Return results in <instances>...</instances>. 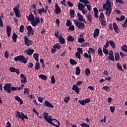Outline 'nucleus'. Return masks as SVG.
<instances>
[{
    "mask_svg": "<svg viewBox=\"0 0 127 127\" xmlns=\"http://www.w3.org/2000/svg\"><path fill=\"white\" fill-rule=\"evenodd\" d=\"M39 22H40V19H39L38 17H36L35 19L34 18L31 21V23L32 26L35 27L37 24H38V23H39Z\"/></svg>",
    "mask_w": 127,
    "mask_h": 127,
    "instance_id": "1a4fd4ad",
    "label": "nucleus"
},
{
    "mask_svg": "<svg viewBox=\"0 0 127 127\" xmlns=\"http://www.w3.org/2000/svg\"><path fill=\"white\" fill-rule=\"evenodd\" d=\"M24 40L25 45H26L27 46H31V45H32V41L29 40L27 36H24Z\"/></svg>",
    "mask_w": 127,
    "mask_h": 127,
    "instance_id": "6e6552de",
    "label": "nucleus"
},
{
    "mask_svg": "<svg viewBox=\"0 0 127 127\" xmlns=\"http://www.w3.org/2000/svg\"><path fill=\"white\" fill-rule=\"evenodd\" d=\"M23 87H24V85L21 84L20 87H11V91H16L17 90L18 91H19L20 90H22L23 89Z\"/></svg>",
    "mask_w": 127,
    "mask_h": 127,
    "instance_id": "dca6fc26",
    "label": "nucleus"
},
{
    "mask_svg": "<svg viewBox=\"0 0 127 127\" xmlns=\"http://www.w3.org/2000/svg\"><path fill=\"white\" fill-rule=\"evenodd\" d=\"M11 84L10 83H7L3 86V89L4 91L7 92V93L11 92Z\"/></svg>",
    "mask_w": 127,
    "mask_h": 127,
    "instance_id": "9d476101",
    "label": "nucleus"
},
{
    "mask_svg": "<svg viewBox=\"0 0 127 127\" xmlns=\"http://www.w3.org/2000/svg\"><path fill=\"white\" fill-rule=\"evenodd\" d=\"M69 30H70L71 31H74L75 30V27L74 25H71L69 26V27L68 28Z\"/></svg>",
    "mask_w": 127,
    "mask_h": 127,
    "instance_id": "052dcab7",
    "label": "nucleus"
},
{
    "mask_svg": "<svg viewBox=\"0 0 127 127\" xmlns=\"http://www.w3.org/2000/svg\"><path fill=\"white\" fill-rule=\"evenodd\" d=\"M26 28L28 30V35H33L34 34V31L32 29L31 26H27Z\"/></svg>",
    "mask_w": 127,
    "mask_h": 127,
    "instance_id": "f8f14e48",
    "label": "nucleus"
},
{
    "mask_svg": "<svg viewBox=\"0 0 127 127\" xmlns=\"http://www.w3.org/2000/svg\"><path fill=\"white\" fill-rule=\"evenodd\" d=\"M97 52L99 56H104V54H103V51H102V49H101L100 48L98 49Z\"/></svg>",
    "mask_w": 127,
    "mask_h": 127,
    "instance_id": "e433bc0d",
    "label": "nucleus"
},
{
    "mask_svg": "<svg viewBox=\"0 0 127 127\" xmlns=\"http://www.w3.org/2000/svg\"><path fill=\"white\" fill-rule=\"evenodd\" d=\"M6 30L7 34V37H9L10 36V32L11 31V27L9 26V25H7L6 27Z\"/></svg>",
    "mask_w": 127,
    "mask_h": 127,
    "instance_id": "4be33fe9",
    "label": "nucleus"
},
{
    "mask_svg": "<svg viewBox=\"0 0 127 127\" xmlns=\"http://www.w3.org/2000/svg\"><path fill=\"white\" fill-rule=\"evenodd\" d=\"M69 13H70V17H71L72 18L74 17L75 15V11H74V10L70 9L69 10Z\"/></svg>",
    "mask_w": 127,
    "mask_h": 127,
    "instance_id": "58836bf2",
    "label": "nucleus"
},
{
    "mask_svg": "<svg viewBox=\"0 0 127 127\" xmlns=\"http://www.w3.org/2000/svg\"><path fill=\"white\" fill-rule=\"evenodd\" d=\"M19 31L20 32H21L22 33H23V32H24V26L23 25H21L19 28Z\"/></svg>",
    "mask_w": 127,
    "mask_h": 127,
    "instance_id": "6e6d98bb",
    "label": "nucleus"
},
{
    "mask_svg": "<svg viewBox=\"0 0 127 127\" xmlns=\"http://www.w3.org/2000/svg\"><path fill=\"white\" fill-rule=\"evenodd\" d=\"M110 109L111 113H114V112H115V110H116V107H115V106H110Z\"/></svg>",
    "mask_w": 127,
    "mask_h": 127,
    "instance_id": "338daca9",
    "label": "nucleus"
},
{
    "mask_svg": "<svg viewBox=\"0 0 127 127\" xmlns=\"http://www.w3.org/2000/svg\"><path fill=\"white\" fill-rule=\"evenodd\" d=\"M12 38L14 42H16V39H17V35H16V34H15V33H13Z\"/></svg>",
    "mask_w": 127,
    "mask_h": 127,
    "instance_id": "37998d69",
    "label": "nucleus"
},
{
    "mask_svg": "<svg viewBox=\"0 0 127 127\" xmlns=\"http://www.w3.org/2000/svg\"><path fill=\"white\" fill-rule=\"evenodd\" d=\"M53 48H55V49H58V50H60V49H61V45H60L59 43H57L56 45L53 46Z\"/></svg>",
    "mask_w": 127,
    "mask_h": 127,
    "instance_id": "7c9ffc66",
    "label": "nucleus"
},
{
    "mask_svg": "<svg viewBox=\"0 0 127 127\" xmlns=\"http://www.w3.org/2000/svg\"><path fill=\"white\" fill-rule=\"evenodd\" d=\"M44 115V119L47 121L49 124H51L52 126H54V127H60V123L59 121H57L56 119H52V116L48 117V113L47 112H45L43 113Z\"/></svg>",
    "mask_w": 127,
    "mask_h": 127,
    "instance_id": "f257e3e1",
    "label": "nucleus"
},
{
    "mask_svg": "<svg viewBox=\"0 0 127 127\" xmlns=\"http://www.w3.org/2000/svg\"><path fill=\"white\" fill-rule=\"evenodd\" d=\"M67 40L68 42H73L74 40H75V38H74L73 36L69 35L67 37Z\"/></svg>",
    "mask_w": 127,
    "mask_h": 127,
    "instance_id": "c85d7f7f",
    "label": "nucleus"
},
{
    "mask_svg": "<svg viewBox=\"0 0 127 127\" xmlns=\"http://www.w3.org/2000/svg\"><path fill=\"white\" fill-rule=\"evenodd\" d=\"M43 106L44 107H47V108H51L52 109L54 108V106H53V105H52V104L47 100L45 101Z\"/></svg>",
    "mask_w": 127,
    "mask_h": 127,
    "instance_id": "2eb2a0df",
    "label": "nucleus"
},
{
    "mask_svg": "<svg viewBox=\"0 0 127 127\" xmlns=\"http://www.w3.org/2000/svg\"><path fill=\"white\" fill-rule=\"evenodd\" d=\"M100 21L102 26H105L107 24V22H106V21L104 20V19L100 20Z\"/></svg>",
    "mask_w": 127,
    "mask_h": 127,
    "instance_id": "49530a36",
    "label": "nucleus"
},
{
    "mask_svg": "<svg viewBox=\"0 0 127 127\" xmlns=\"http://www.w3.org/2000/svg\"><path fill=\"white\" fill-rule=\"evenodd\" d=\"M95 52V49L92 48H89L88 51V55H91L92 53H94Z\"/></svg>",
    "mask_w": 127,
    "mask_h": 127,
    "instance_id": "473e14b6",
    "label": "nucleus"
},
{
    "mask_svg": "<svg viewBox=\"0 0 127 127\" xmlns=\"http://www.w3.org/2000/svg\"><path fill=\"white\" fill-rule=\"evenodd\" d=\"M40 69V64L38 62L35 63V70H39Z\"/></svg>",
    "mask_w": 127,
    "mask_h": 127,
    "instance_id": "79ce46f5",
    "label": "nucleus"
},
{
    "mask_svg": "<svg viewBox=\"0 0 127 127\" xmlns=\"http://www.w3.org/2000/svg\"><path fill=\"white\" fill-rule=\"evenodd\" d=\"M121 49L122 51H123V52H127V45H124L123 46H122V47H121Z\"/></svg>",
    "mask_w": 127,
    "mask_h": 127,
    "instance_id": "a19ab883",
    "label": "nucleus"
},
{
    "mask_svg": "<svg viewBox=\"0 0 127 127\" xmlns=\"http://www.w3.org/2000/svg\"><path fill=\"white\" fill-rule=\"evenodd\" d=\"M69 100H70V97L69 96L65 97L64 99V103H66V104H67V103L69 102Z\"/></svg>",
    "mask_w": 127,
    "mask_h": 127,
    "instance_id": "e2e57ef3",
    "label": "nucleus"
},
{
    "mask_svg": "<svg viewBox=\"0 0 127 127\" xmlns=\"http://www.w3.org/2000/svg\"><path fill=\"white\" fill-rule=\"evenodd\" d=\"M39 55L37 53H34L33 55V57L36 61L38 62V56Z\"/></svg>",
    "mask_w": 127,
    "mask_h": 127,
    "instance_id": "09e8293b",
    "label": "nucleus"
},
{
    "mask_svg": "<svg viewBox=\"0 0 127 127\" xmlns=\"http://www.w3.org/2000/svg\"><path fill=\"white\" fill-rule=\"evenodd\" d=\"M85 6H86L88 11H91V10H92V6L91 5L87 4L85 5Z\"/></svg>",
    "mask_w": 127,
    "mask_h": 127,
    "instance_id": "bf43d9fd",
    "label": "nucleus"
},
{
    "mask_svg": "<svg viewBox=\"0 0 127 127\" xmlns=\"http://www.w3.org/2000/svg\"><path fill=\"white\" fill-rule=\"evenodd\" d=\"M77 6L79 10H83V9L85 8V4L82 3H78Z\"/></svg>",
    "mask_w": 127,
    "mask_h": 127,
    "instance_id": "a878e982",
    "label": "nucleus"
},
{
    "mask_svg": "<svg viewBox=\"0 0 127 127\" xmlns=\"http://www.w3.org/2000/svg\"><path fill=\"white\" fill-rule=\"evenodd\" d=\"M109 56L107 57L106 61H108L109 59L111 61H115V57H114V51L110 50L109 52Z\"/></svg>",
    "mask_w": 127,
    "mask_h": 127,
    "instance_id": "0eeeda50",
    "label": "nucleus"
},
{
    "mask_svg": "<svg viewBox=\"0 0 127 127\" xmlns=\"http://www.w3.org/2000/svg\"><path fill=\"white\" fill-rule=\"evenodd\" d=\"M14 61H19V62H21L22 63H24V64H26L27 63V61L25 59V58L23 56L20 55L17 56V57L14 58Z\"/></svg>",
    "mask_w": 127,
    "mask_h": 127,
    "instance_id": "20e7f679",
    "label": "nucleus"
},
{
    "mask_svg": "<svg viewBox=\"0 0 127 127\" xmlns=\"http://www.w3.org/2000/svg\"><path fill=\"white\" fill-rule=\"evenodd\" d=\"M77 52H78V53L80 54H83V49H82V48H78L77 49Z\"/></svg>",
    "mask_w": 127,
    "mask_h": 127,
    "instance_id": "69168bd1",
    "label": "nucleus"
},
{
    "mask_svg": "<svg viewBox=\"0 0 127 127\" xmlns=\"http://www.w3.org/2000/svg\"><path fill=\"white\" fill-rule=\"evenodd\" d=\"M72 25V22L69 20H66V26L67 27L70 26Z\"/></svg>",
    "mask_w": 127,
    "mask_h": 127,
    "instance_id": "4d7b16f0",
    "label": "nucleus"
},
{
    "mask_svg": "<svg viewBox=\"0 0 127 127\" xmlns=\"http://www.w3.org/2000/svg\"><path fill=\"white\" fill-rule=\"evenodd\" d=\"M55 13L57 14H59L61 12H62V11L61 10V8L59 7V5H58V4L57 3H56L55 4Z\"/></svg>",
    "mask_w": 127,
    "mask_h": 127,
    "instance_id": "ddd939ff",
    "label": "nucleus"
},
{
    "mask_svg": "<svg viewBox=\"0 0 127 127\" xmlns=\"http://www.w3.org/2000/svg\"><path fill=\"white\" fill-rule=\"evenodd\" d=\"M72 89L73 91H75V93H76V94H79V92H80L79 91V87H78V85H77L76 84H74L72 86Z\"/></svg>",
    "mask_w": 127,
    "mask_h": 127,
    "instance_id": "412c9836",
    "label": "nucleus"
},
{
    "mask_svg": "<svg viewBox=\"0 0 127 127\" xmlns=\"http://www.w3.org/2000/svg\"><path fill=\"white\" fill-rule=\"evenodd\" d=\"M85 73L86 76L90 75V73H91V70H90V68H87L85 69Z\"/></svg>",
    "mask_w": 127,
    "mask_h": 127,
    "instance_id": "c03bdc74",
    "label": "nucleus"
},
{
    "mask_svg": "<svg viewBox=\"0 0 127 127\" xmlns=\"http://www.w3.org/2000/svg\"><path fill=\"white\" fill-rule=\"evenodd\" d=\"M122 26L125 28H127V18H126L125 21L122 24Z\"/></svg>",
    "mask_w": 127,
    "mask_h": 127,
    "instance_id": "3c124183",
    "label": "nucleus"
},
{
    "mask_svg": "<svg viewBox=\"0 0 127 127\" xmlns=\"http://www.w3.org/2000/svg\"><path fill=\"white\" fill-rule=\"evenodd\" d=\"M111 5L112 3L107 4V3L103 5L104 9L106 10V14L107 16H110L111 13H112V9Z\"/></svg>",
    "mask_w": 127,
    "mask_h": 127,
    "instance_id": "f03ea898",
    "label": "nucleus"
},
{
    "mask_svg": "<svg viewBox=\"0 0 127 127\" xmlns=\"http://www.w3.org/2000/svg\"><path fill=\"white\" fill-rule=\"evenodd\" d=\"M27 18L28 19V21L31 22V21L34 18V15H33L32 13H31L27 16Z\"/></svg>",
    "mask_w": 127,
    "mask_h": 127,
    "instance_id": "393cba45",
    "label": "nucleus"
},
{
    "mask_svg": "<svg viewBox=\"0 0 127 127\" xmlns=\"http://www.w3.org/2000/svg\"><path fill=\"white\" fill-rule=\"evenodd\" d=\"M102 51L105 55H108L109 54V50H108L107 48H103Z\"/></svg>",
    "mask_w": 127,
    "mask_h": 127,
    "instance_id": "4c0bfd02",
    "label": "nucleus"
},
{
    "mask_svg": "<svg viewBox=\"0 0 127 127\" xmlns=\"http://www.w3.org/2000/svg\"><path fill=\"white\" fill-rule=\"evenodd\" d=\"M115 60L116 61H118V60H120L121 59V57L120 56V53H117L115 54Z\"/></svg>",
    "mask_w": 127,
    "mask_h": 127,
    "instance_id": "f704fd0d",
    "label": "nucleus"
},
{
    "mask_svg": "<svg viewBox=\"0 0 127 127\" xmlns=\"http://www.w3.org/2000/svg\"><path fill=\"white\" fill-rule=\"evenodd\" d=\"M58 39L61 44H64L65 43V39L62 36H60Z\"/></svg>",
    "mask_w": 127,
    "mask_h": 127,
    "instance_id": "b1692460",
    "label": "nucleus"
},
{
    "mask_svg": "<svg viewBox=\"0 0 127 127\" xmlns=\"http://www.w3.org/2000/svg\"><path fill=\"white\" fill-rule=\"evenodd\" d=\"M20 77H21V83H23L24 84H25V83H27V81L26 80V77H25V75H24V74H21Z\"/></svg>",
    "mask_w": 127,
    "mask_h": 127,
    "instance_id": "aec40b11",
    "label": "nucleus"
},
{
    "mask_svg": "<svg viewBox=\"0 0 127 127\" xmlns=\"http://www.w3.org/2000/svg\"><path fill=\"white\" fill-rule=\"evenodd\" d=\"M9 71L12 73H14L15 72L17 75H19L20 73V71H19V69H16L14 67H10L9 69Z\"/></svg>",
    "mask_w": 127,
    "mask_h": 127,
    "instance_id": "4468645a",
    "label": "nucleus"
},
{
    "mask_svg": "<svg viewBox=\"0 0 127 127\" xmlns=\"http://www.w3.org/2000/svg\"><path fill=\"white\" fill-rule=\"evenodd\" d=\"M103 89L106 91L107 92H110V87L108 86H105L103 87Z\"/></svg>",
    "mask_w": 127,
    "mask_h": 127,
    "instance_id": "13d9d810",
    "label": "nucleus"
},
{
    "mask_svg": "<svg viewBox=\"0 0 127 127\" xmlns=\"http://www.w3.org/2000/svg\"><path fill=\"white\" fill-rule=\"evenodd\" d=\"M74 23L76 26L80 30H83L85 28V24L82 22H79L78 20H74Z\"/></svg>",
    "mask_w": 127,
    "mask_h": 127,
    "instance_id": "7ed1b4c3",
    "label": "nucleus"
},
{
    "mask_svg": "<svg viewBox=\"0 0 127 127\" xmlns=\"http://www.w3.org/2000/svg\"><path fill=\"white\" fill-rule=\"evenodd\" d=\"M78 103L79 104H80V105H81V106H85V105H86V103L85 102V100H79Z\"/></svg>",
    "mask_w": 127,
    "mask_h": 127,
    "instance_id": "5fc2aeb1",
    "label": "nucleus"
},
{
    "mask_svg": "<svg viewBox=\"0 0 127 127\" xmlns=\"http://www.w3.org/2000/svg\"><path fill=\"white\" fill-rule=\"evenodd\" d=\"M75 57L77 58V59H81V54L79 52H75Z\"/></svg>",
    "mask_w": 127,
    "mask_h": 127,
    "instance_id": "8fccbe9b",
    "label": "nucleus"
},
{
    "mask_svg": "<svg viewBox=\"0 0 127 127\" xmlns=\"http://www.w3.org/2000/svg\"><path fill=\"white\" fill-rule=\"evenodd\" d=\"M83 56L85 58H88L89 59V62L90 63H92V56L91 55H88L87 53H84L83 54Z\"/></svg>",
    "mask_w": 127,
    "mask_h": 127,
    "instance_id": "5701e85b",
    "label": "nucleus"
},
{
    "mask_svg": "<svg viewBox=\"0 0 127 127\" xmlns=\"http://www.w3.org/2000/svg\"><path fill=\"white\" fill-rule=\"evenodd\" d=\"M14 99L19 103L20 105H22V104H23V101L19 96H14Z\"/></svg>",
    "mask_w": 127,
    "mask_h": 127,
    "instance_id": "bb28decb",
    "label": "nucleus"
},
{
    "mask_svg": "<svg viewBox=\"0 0 127 127\" xmlns=\"http://www.w3.org/2000/svg\"><path fill=\"white\" fill-rule=\"evenodd\" d=\"M79 43H84L85 42V39L84 38H79L78 39Z\"/></svg>",
    "mask_w": 127,
    "mask_h": 127,
    "instance_id": "603ef678",
    "label": "nucleus"
},
{
    "mask_svg": "<svg viewBox=\"0 0 127 127\" xmlns=\"http://www.w3.org/2000/svg\"><path fill=\"white\" fill-rule=\"evenodd\" d=\"M109 44L110 46L113 49H115L116 48V44H115V42H114L112 40H110L109 41Z\"/></svg>",
    "mask_w": 127,
    "mask_h": 127,
    "instance_id": "c756f323",
    "label": "nucleus"
},
{
    "mask_svg": "<svg viewBox=\"0 0 127 127\" xmlns=\"http://www.w3.org/2000/svg\"><path fill=\"white\" fill-rule=\"evenodd\" d=\"M80 73H81V69H80V67L79 66L76 67V71H75L76 75H79Z\"/></svg>",
    "mask_w": 127,
    "mask_h": 127,
    "instance_id": "ea45409f",
    "label": "nucleus"
},
{
    "mask_svg": "<svg viewBox=\"0 0 127 127\" xmlns=\"http://www.w3.org/2000/svg\"><path fill=\"white\" fill-rule=\"evenodd\" d=\"M39 78H41L42 80H47V76L44 74H40L38 75Z\"/></svg>",
    "mask_w": 127,
    "mask_h": 127,
    "instance_id": "72a5a7b5",
    "label": "nucleus"
},
{
    "mask_svg": "<svg viewBox=\"0 0 127 127\" xmlns=\"http://www.w3.org/2000/svg\"><path fill=\"white\" fill-rule=\"evenodd\" d=\"M113 28L115 32H116L117 33H119V32H120V28H119L118 25H117V23L114 22L113 23Z\"/></svg>",
    "mask_w": 127,
    "mask_h": 127,
    "instance_id": "a211bd4d",
    "label": "nucleus"
},
{
    "mask_svg": "<svg viewBox=\"0 0 127 127\" xmlns=\"http://www.w3.org/2000/svg\"><path fill=\"white\" fill-rule=\"evenodd\" d=\"M69 63L71 65H77V62L73 60V59H70L69 60Z\"/></svg>",
    "mask_w": 127,
    "mask_h": 127,
    "instance_id": "2f4dec72",
    "label": "nucleus"
},
{
    "mask_svg": "<svg viewBox=\"0 0 127 127\" xmlns=\"http://www.w3.org/2000/svg\"><path fill=\"white\" fill-rule=\"evenodd\" d=\"M100 33V30L99 28H96L93 33V38H96V37H98L99 36V34Z\"/></svg>",
    "mask_w": 127,
    "mask_h": 127,
    "instance_id": "6ab92c4d",
    "label": "nucleus"
},
{
    "mask_svg": "<svg viewBox=\"0 0 127 127\" xmlns=\"http://www.w3.org/2000/svg\"><path fill=\"white\" fill-rule=\"evenodd\" d=\"M16 118H17V119H21L22 121H23V122H25L24 121V119L28 120V117H27V116L24 115L22 113H20L18 111L16 112Z\"/></svg>",
    "mask_w": 127,
    "mask_h": 127,
    "instance_id": "39448f33",
    "label": "nucleus"
},
{
    "mask_svg": "<svg viewBox=\"0 0 127 127\" xmlns=\"http://www.w3.org/2000/svg\"><path fill=\"white\" fill-rule=\"evenodd\" d=\"M99 18V20L104 19V18H105V15H104V13L103 12L100 13Z\"/></svg>",
    "mask_w": 127,
    "mask_h": 127,
    "instance_id": "864d4df0",
    "label": "nucleus"
},
{
    "mask_svg": "<svg viewBox=\"0 0 127 127\" xmlns=\"http://www.w3.org/2000/svg\"><path fill=\"white\" fill-rule=\"evenodd\" d=\"M19 4H18V5L16 6H15L13 10L15 12V15L17 17H20L21 15H20V11H19Z\"/></svg>",
    "mask_w": 127,
    "mask_h": 127,
    "instance_id": "423d86ee",
    "label": "nucleus"
},
{
    "mask_svg": "<svg viewBox=\"0 0 127 127\" xmlns=\"http://www.w3.org/2000/svg\"><path fill=\"white\" fill-rule=\"evenodd\" d=\"M110 45V42L109 41H107L105 45L104 46L103 48H108Z\"/></svg>",
    "mask_w": 127,
    "mask_h": 127,
    "instance_id": "0e129e2a",
    "label": "nucleus"
},
{
    "mask_svg": "<svg viewBox=\"0 0 127 127\" xmlns=\"http://www.w3.org/2000/svg\"><path fill=\"white\" fill-rule=\"evenodd\" d=\"M80 126L82 127H90V125L87 123H82L80 124Z\"/></svg>",
    "mask_w": 127,
    "mask_h": 127,
    "instance_id": "680f3d73",
    "label": "nucleus"
},
{
    "mask_svg": "<svg viewBox=\"0 0 127 127\" xmlns=\"http://www.w3.org/2000/svg\"><path fill=\"white\" fill-rule=\"evenodd\" d=\"M77 15L78 17L77 20H78L80 22H84V23H87V21H86L83 15H82L81 13H80V12H78L77 13Z\"/></svg>",
    "mask_w": 127,
    "mask_h": 127,
    "instance_id": "9b49d317",
    "label": "nucleus"
},
{
    "mask_svg": "<svg viewBox=\"0 0 127 127\" xmlns=\"http://www.w3.org/2000/svg\"><path fill=\"white\" fill-rule=\"evenodd\" d=\"M86 16L89 21H90V22H93V21H92V19H93V17H92V15H91V13L90 12H88L87 14L86 15Z\"/></svg>",
    "mask_w": 127,
    "mask_h": 127,
    "instance_id": "cd10ccee",
    "label": "nucleus"
},
{
    "mask_svg": "<svg viewBox=\"0 0 127 127\" xmlns=\"http://www.w3.org/2000/svg\"><path fill=\"white\" fill-rule=\"evenodd\" d=\"M79 2H82L84 3V4H85V5H86V4L90 3L88 0H80Z\"/></svg>",
    "mask_w": 127,
    "mask_h": 127,
    "instance_id": "a18cd8bd",
    "label": "nucleus"
},
{
    "mask_svg": "<svg viewBox=\"0 0 127 127\" xmlns=\"http://www.w3.org/2000/svg\"><path fill=\"white\" fill-rule=\"evenodd\" d=\"M24 52L26 54H27V55H29L30 56H31V55H32V54L34 53V50L29 48L27 50H25Z\"/></svg>",
    "mask_w": 127,
    "mask_h": 127,
    "instance_id": "f3484780",
    "label": "nucleus"
},
{
    "mask_svg": "<svg viewBox=\"0 0 127 127\" xmlns=\"http://www.w3.org/2000/svg\"><path fill=\"white\" fill-rule=\"evenodd\" d=\"M55 83V78L54 75H52L51 77V84H54Z\"/></svg>",
    "mask_w": 127,
    "mask_h": 127,
    "instance_id": "774afa93",
    "label": "nucleus"
},
{
    "mask_svg": "<svg viewBox=\"0 0 127 127\" xmlns=\"http://www.w3.org/2000/svg\"><path fill=\"white\" fill-rule=\"evenodd\" d=\"M37 10L38 11L39 14L41 15V14H42V12H44V8L43 7L42 8L38 9Z\"/></svg>",
    "mask_w": 127,
    "mask_h": 127,
    "instance_id": "de8ad7c7",
    "label": "nucleus"
},
{
    "mask_svg": "<svg viewBox=\"0 0 127 127\" xmlns=\"http://www.w3.org/2000/svg\"><path fill=\"white\" fill-rule=\"evenodd\" d=\"M117 68L119 69V70H121V71H124V70L123 69V67L120 63H117Z\"/></svg>",
    "mask_w": 127,
    "mask_h": 127,
    "instance_id": "c9c22d12",
    "label": "nucleus"
}]
</instances>
